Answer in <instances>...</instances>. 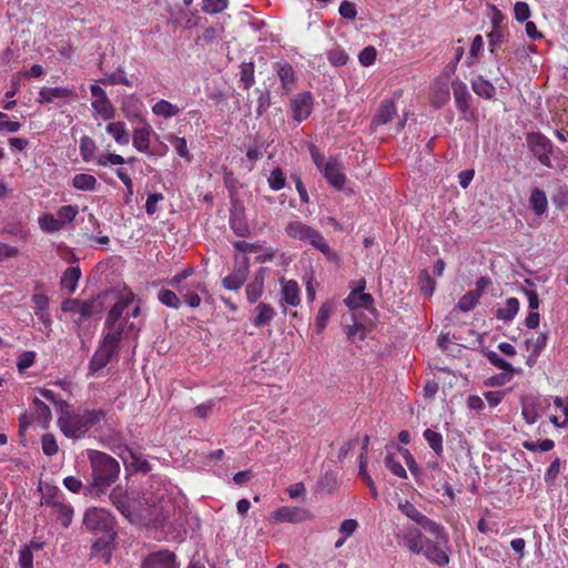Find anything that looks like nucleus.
Segmentation results:
<instances>
[{"instance_id":"f257e3e1","label":"nucleus","mask_w":568,"mask_h":568,"mask_svg":"<svg viewBox=\"0 0 568 568\" xmlns=\"http://www.w3.org/2000/svg\"><path fill=\"white\" fill-rule=\"evenodd\" d=\"M89 459L92 468V481L85 486L84 495L100 496L119 478L120 464L110 455L99 450H91Z\"/></svg>"},{"instance_id":"f03ea898","label":"nucleus","mask_w":568,"mask_h":568,"mask_svg":"<svg viewBox=\"0 0 568 568\" xmlns=\"http://www.w3.org/2000/svg\"><path fill=\"white\" fill-rule=\"evenodd\" d=\"M85 528L97 536L92 545L95 551L108 550L114 542L116 532L114 530V517L104 508H90L83 517Z\"/></svg>"},{"instance_id":"7ed1b4c3","label":"nucleus","mask_w":568,"mask_h":568,"mask_svg":"<svg viewBox=\"0 0 568 568\" xmlns=\"http://www.w3.org/2000/svg\"><path fill=\"white\" fill-rule=\"evenodd\" d=\"M105 417L103 409H85L82 413L60 416L58 424L61 432L72 439L82 437L94 425L99 424Z\"/></svg>"},{"instance_id":"20e7f679","label":"nucleus","mask_w":568,"mask_h":568,"mask_svg":"<svg viewBox=\"0 0 568 568\" xmlns=\"http://www.w3.org/2000/svg\"><path fill=\"white\" fill-rule=\"evenodd\" d=\"M130 303V298L116 302L109 311L104 322L106 333L103 335L101 342L116 351L119 349L121 339L125 336L124 333L119 331L118 321L122 318L123 312L128 308Z\"/></svg>"},{"instance_id":"39448f33","label":"nucleus","mask_w":568,"mask_h":568,"mask_svg":"<svg viewBox=\"0 0 568 568\" xmlns=\"http://www.w3.org/2000/svg\"><path fill=\"white\" fill-rule=\"evenodd\" d=\"M527 146L539 163L551 169L552 162L550 155L554 153L552 142L540 132H530L526 138Z\"/></svg>"},{"instance_id":"423d86ee","label":"nucleus","mask_w":568,"mask_h":568,"mask_svg":"<svg viewBox=\"0 0 568 568\" xmlns=\"http://www.w3.org/2000/svg\"><path fill=\"white\" fill-rule=\"evenodd\" d=\"M346 305L352 312V318L359 317L361 310L368 311L374 318H376V310L374 307V298L368 293H359V291H352L345 300Z\"/></svg>"},{"instance_id":"0eeeda50","label":"nucleus","mask_w":568,"mask_h":568,"mask_svg":"<svg viewBox=\"0 0 568 568\" xmlns=\"http://www.w3.org/2000/svg\"><path fill=\"white\" fill-rule=\"evenodd\" d=\"M250 272V260L243 256L241 261H236L233 272L225 276L222 281L226 290L237 291L245 283Z\"/></svg>"},{"instance_id":"6e6552de","label":"nucleus","mask_w":568,"mask_h":568,"mask_svg":"<svg viewBox=\"0 0 568 568\" xmlns=\"http://www.w3.org/2000/svg\"><path fill=\"white\" fill-rule=\"evenodd\" d=\"M285 232L290 237L307 242L313 246L322 236L318 231L300 221L290 222L285 229Z\"/></svg>"},{"instance_id":"1a4fd4ad","label":"nucleus","mask_w":568,"mask_h":568,"mask_svg":"<svg viewBox=\"0 0 568 568\" xmlns=\"http://www.w3.org/2000/svg\"><path fill=\"white\" fill-rule=\"evenodd\" d=\"M327 182L336 190L341 191L344 189L346 176L342 163L335 159L329 158L322 171Z\"/></svg>"},{"instance_id":"9d476101","label":"nucleus","mask_w":568,"mask_h":568,"mask_svg":"<svg viewBox=\"0 0 568 568\" xmlns=\"http://www.w3.org/2000/svg\"><path fill=\"white\" fill-rule=\"evenodd\" d=\"M447 545H444L443 541L436 539L433 541L430 539H425L424 550L422 554L438 566H445L449 562V556L447 554Z\"/></svg>"},{"instance_id":"9b49d317","label":"nucleus","mask_w":568,"mask_h":568,"mask_svg":"<svg viewBox=\"0 0 568 568\" xmlns=\"http://www.w3.org/2000/svg\"><path fill=\"white\" fill-rule=\"evenodd\" d=\"M273 518L276 521L281 523H292V524H298L306 520H311L313 518L310 510L302 508V507H281L278 508L274 515Z\"/></svg>"},{"instance_id":"f8f14e48","label":"nucleus","mask_w":568,"mask_h":568,"mask_svg":"<svg viewBox=\"0 0 568 568\" xmlns=\"http://www.w3.org/2000/svg\"><path fill=\"white\" fill-rule=\"evenodd\" d=\"M396 536L403 540L404 546L407 547L413 554L419 555L423 552L426 538L423 536L418 528L408 526Z\"/></svg>"},{"instance_id":"ddd939ff","label":"nucleus","mask_w":568,"mask_h":568,"mask_svg":"<svg viewBox=\"0 0 568 568\" xmlns=\"http://www.w3.org/2000/svg\"><path fill=\"white\" fill-rule=\"evenodd\" d=\"M119 456L123 460L126 470L142 474L151 471L150 463L129 447H124Z\"/></svg>"},{"instance_id":"4468645a","label":"nucleus","mask_w":568,"mask_h":568,"mask_svg":"<svg viewBox=\"0 0 568 568\" xmlns=\"http://www.w3.org/2000/svg\"><path fill=\"white\" fill-rule=\"evenodd\" d=\"M142 568H179L175 555L169 550L150 554L142 562Z\"/></svg>"},{"instance_id":"2eb2a0df","label":"nucleus","mask_w":568,"mask_h":568,"mask_svg":"<svg viewBox=\"0 0 568 568\" xmlns=\"http://www.w3.org/2000/svg\"><path fill=\"white\" fill-rule=\"evenodd\" d=\"M230 225L233 232L240 237H245L250 234V229L245 220V209L239 201L232 204Z\"/></svg>"},{"instance_id":"dca6fc26","label":"nucleus","mask_w":568,"mask_h":568,"mask_svg":"<svg viewBox=\"0 0 568 568\" xmlns=\"http://www.w3.org/2000/svg\"><path fill=\"white\" fill-rule=\"evenodd\" d=\"M90 91L92 97L95 98V100L92 102L94 110L100 113L104 120L113 118V106L109 101L105 91L98 84H92L90 87Z\"/></svg>"},{"instance_id":"f3484780","label":"nucleus","mask_w":568,"mask_h":568,"mask_svg":"<svg viewBox=\"0 0 568 568\" xmlns=\"http://www.w3.org/2000/svg\"><path fill=\"white\" fill-rule=\"evenodd\" d=\"M114 356H118V351L100 342L98 349L90 359L89 369L95 373L104 368Z\"/></svg>"},{"instance_id":"a211bd4d","label":"nucleus","mask_w":568,"mask_h":568,"mask_svg":"<svg viewBox=\"0 0 568 568\" xmlns=\"http://www.w3.org/2000/svg\"><path fill=\"white\" fill-rule=\"evenodd\" d=\"M313 98L310 92H303L293 100V119L301 122L305 120L312 111Z\"/></svg>"},{"instance_id":"6ab92c4d","label":"nucleus","mask_w":568,"mask_h":568,"mask_svg":"<svg viewBox=\"0 0 568 568\" xmlns=\"http://www.w3.org/2000/svg\"><path fill=\"white\" fill-rule=\"evenodd\" d=\"M73 90L62 87L48 88L44 87L39 91L38 102L41 104L51 103L57 99L64 100L74 97Z\"/></svg>"},{"instance_id":"aec40b11","label":"nucleus","mask_w":568,"mask_h":568,"mask_svg":"<svg viewBox=\"0 0 568 568\" xmlns=\"http://www.w3.org/2000/svg\"><path fill=\"white\" fill-rule=\"evenodd\" d=\"M450 98L447 80L438 79L432 85V104L436 108L445 105Z\"/></svg>"},{"instance_id":"412c9836","label":"nucleus","mask_w":568,"mask_h":568,"mask_svg":"<svg viewBox=\"0 0 568 568\" xmlns=\"http://www.w3.org/2000/svg\"><path fill=\"white\" fill-rule=\"evenodd\" d=\"M452 89L458 110L466 112L469 109L468 101L470 99L467 85L460 80H454L452 82Z\"/></svg>"},{"instance_id":"4be33fe9","label":"nucleus","mask_w":568,"mask_h":568,"mask_svg":"<svg viewBox=\"0 0 568 568\" xmlns=\"http://www.w3.org/2000/svg\"><path fill=\"white\" fill-rule=\"evenodd\" d=\"M395 113H396V108H395L394 102L392 100H385L381 103V105L373 119V124L384 125L393 119Z\"/></svg>"},{"instance_id":"5701e85b","label":"nucleus","mask_w":568,"mask_h":568,"mask_svg":"<svg viewBox=\"0 0 568 568\" xmlns=\"http://www.w3.org/2000/svg\"><path fill=\"white\" fill-rule=\"evenodd\" d=\"M150 133H151V128L148 124L134 130L133 145L140 152L149 153V151H150Z\"/></svg>"},{"instance_id":"b1692460","label":"nucleus","mask_w":568,"mask_h":568,"mask_svg":"<svg viewBox=\"0 0 568 568\" xmlns=\"http://www.w3.org/2000/svg\"><path fill=\"white\" fill-rule=\"evenodd\" d=\"M256 316L253 320V325L255 327H263L271 323L275 315L274 308L265 303H260L255 307Z\"/></svg>"},{"instance_id":"393cba45","label":"nucleus","mask_w":568,"mask_h":568,"mask_svg":"<svg viewBox=\"0 0 568 568\" xmlns=\"http://www.w3.org/2000/svg\"><path fill=\"white\" fill-rule=\"evenodd\" d=\"M103 308V303L100 298V296H97L94 298L88 300V301H80V307H79V314H80V321L87 320L91 317L92 315L100 313Z\"/></svg>"},{"instance_id":"a878e982","label":"nucleus","mask_w":568,"mask_h":568,"mask_svg":"<svg viewBox=\"0 0 568 568\" xmlns=\"http://www.w3.org/2000/svg\"><path fill=\"white\" fill-rule=\"evenodd\" d=\"M418 526L425 531L432 534L437 540L443 541L444 545L448 544V536L444 528L428 517L424 516Z\"/></svg>"},{"instance_id":"bb28decb","label":"nucleus","mask_w":568,"mask_h":568,"mask_svg":"<svg viewBox=\"0 0 568 568\" xmlns=\"http://www.w3.org/2000/svg\"><path fill=\"white\" fill-rule=\"evenodd\" d=\"M471 88L474 92L485 99H493L496 89L495 87L487 80H485L483 77H477L471 80Z\"/></svg>"},{"instance_id":"cd10ccee","label":"nucleus","mask_w":568,"mask_h":568,"mask_svg":"<svg viewBox=\"0 0 568 568\" xmlns=\"http://www.w3.org/2000/svg\"><path fill=\"white\" fill-rule=\"evenodd\" d=\"M529 204L537 215L544 214L548 207L546 193L540 189H534L529 197Z\"/></svg>"},{"instance_id":"c85d7f7f","label":"nucleus","mask_w":568,"mask_h":568,"mask_svg":"<svg viewBox=\"0 0 568 568\" xmlns=\"http://www.w3.org/2000/svg\"><path fill=\"white\" fill-rule=\"evenodd\" d=\"M81 277V270L79 266L68 267L61 277V286L68 288L70 293H73L77 288L78 282Z\"/></svg>"},{"instance_id":"c756f323","label":"nucleus","mask_w":568,"mask_h":568,"mask_svg":"<svg viewBox=\"0 0 568 568\" xmlns=\"http://www.w3.org/2000/svg\"><path fill=\"white\" fill-rule=\"evenodd\" d=\"M282 293L284 301L292 305L296 306L300 304V288L295 281L291 280L287 282H284L282 280Z\"/></svg>"},{"instance_id":"7c9ffc66","label":"nucleus","mask_w":568,"mask_h":568,"mask_svg":"<svg viewBox=\"0 0 568 568\" xmlns=\"http://www.w3.org/2000/svg\"><path fill=\"white\" fill-rule=\"evenodd\" d=\"M106 132L121 145H126L130 142V134L125 129L123 122H111L106 125Z\"/></svg>"},{"instance_id":"2f4dec72","label":"nucleus","mask_w":568,"mask_h":568,"mask_svg":"<svg viewBox=\"0 0 568 568\" xmlns=\"http://www.w3.org/2000/svg\"><path fill=\"white\" fill-rule=\"evenodd\" d=\"M97 184V179L88 173L75 174L72 179V186L80 191H94Z\"/></svg>"},{"instance_id":"473e14b6","label":"nucleus","mask_w":568,"mask_h":568,"mask_svg":"<svg viewBox=\"0 0 568 568\" xmlns=\"http://www.w3.org/2000/svg\"><path fill=\"white\" fill-rule=\"evenodd\" d=\"M519 310V301L516 297H509L506 301L505 307H500L496 311V317L506 322L511 321Z\"/></svg>"},{"instance_id":"72a5a7b5","label":"nucleus","mask_w":568,"mask_h":568,"mask_svg":"<svg viewBox=\"0 0 568 568\" xmlns=\"http://www.w3.org/2000/svg\"><path fill=\"white\" fill-rule=\"evenodd\" d=\"M39 490L42 491L41 505H45L54 509L62 501L61 493L54 486L47 485L44 490H42L41 487H39Z\"/></svg>"},{"instance_id":"f704fd0d","label":"nucleus","mask_w":568,"mask_h":568,"mask_svg":"<svg viewBox=\"0 0 568 568\" xmlns=\"http://www.w3.org/2000/svg\"><path fill=\"white\" fill-rule=\"evenodd\" d=\"M353 320V325H347L346 326V335H347V339L352 343H355L357 339L358 341H364L365 337H366V331H365V325L364 323H362L358 317H355V318H352Z\"/></svg>"},{"instance_id":"c9c22d12","label":"nucleus","mask_w":568,"mask_h":568,"mask_svg":"<svg viewBox=\"0 0 568 568\" xmlns=\"http://www.w3.org/2000/svg\"><path fill=\"white\" fill-rule=\"evenodd\" d=\"M152 111L156 115L172 118L180 113V109L166 100H160L152 106Z\"/></svg>"},{"instance_id":"e433bc0d","label":"nucleus","mask_w":568,"mask_h":568,"mask_svg":"<svg viewBox=\"0 0 568 568\" xmlns=\"http://www.w3.org/2000/svg\"><path fill=\"white\" fill-rule=\"evenodd\" d=\"M110 499L122 515L126 517L131 515V506L126 501L125 497L122 495V491L119 487L114 488L111 491Z\"/></svg>"},{"instance_id":"4c0bfd02","label":"nucleus","mask_w":568,"mask_h":568,"mask_svg":"<svg viewBox=\"0 0 568 568\" xmlns=\"http://www.w3.org/2000/svg\"><path fill=\"white\" fill-rule=\"evenodd\" d=\"M277 74L285 90H290L295 81L294 71L290 63L283 62L277 64Z\"/></svg>"},{"instance_id":"58836bf2","label":"nucleus","mask_w":568,"mask_h":568,"mask_svg":"<svg viewBox=\"0 0 568 568\" xmlns=\"http://www.w3.org/2000/svg\"><path fill=\"white\" fill-rule=\"evenodd\" d=\"M33 408H34V415L36 417L42 422V426L44 428L48 427L50 420H51V410L49 406L43 403L41 399L36 397L33 399Z\"/></svg>"},{"instance_id":"ea45409f","label":"nucleus","mask_w":568,"mask_h":568,"mask_svg":"<svg viewBox=\"0 0 568 568\" xmlns=\"http://www.w3.org/2000/svg\"><path fill=\"white\" fill-rule=\"evenodd\" d=\"M332 312H333V303L332 302H325L321 306V308L318 310V313L315 317V326H316L317 333L323 332Z\"/></svg>"},{"instance_id":"a19ab883","label":"nucleus","mask_w":568,"mask_h":568,"mask_svg":"<svg viewBox=\"0 0 568 568\" xmlns=\"http://www.w3.org/2000/svg\"><path fill=\"white\" fill-rule=\"evenodd\" d=\"M158 298L163 305L171 307V308L178 310L181 305V301H180L179 296L176 295L175 292H173L171 290H165V288L160 290L158 293Z\"/></svg>"},{"instance_id":"79ce46f5","label":"nucleus","mask_w":568,"mask_h":568,"mask_svg":"<svg viewBox=\"0 0 568 568\" xmlns=\"http://www.w3.org/2000/svg\"><path fill=\"white\" fill-rule=\"evenodd\" d=\"M99 82L104 85L124 84L126 87H132V82L125 77L124 71L121 69H118L108 77L100 79Z\"/></svg>"},{"instance_id":"37998d69","label":"nucleus","mask_w":568,"mask_h":568,"mask_svg":"<svg viewBox=\"0 0 568 568\" xmlns=\"http://www.w3.org/2000/svg\"><path fill=\"white\" fill-rule=\"evenodd\" d=\"M97 150L95 142L90 136L84 135L80 141V154L84 162H89L93 159Z\"/></svg>"},{"instance_id":"c03bdc74","label":"nucleus","mask_w":568,"mask_h":568,"mask_svg":"<svg viewBox=\"0 0 568 568\" xmlns=\"http://www.w3.org/2000/svg\"><path fill=\"white\" fill-rule=\"evenodd\" d=\"M479 298L477 292L469 291L459 298L456 307L462 312H469L476 306Z\"/></svg>"},{"instance_id":"a18cd8bd","label":"nucleus","mask_w":568,"mask_h":568,"mask_svg":"<svg viewBox=\"0 0 568 568\" xmlns=\"http://www.w3.org/2000/svg\"><path fill=\"white\" fill-rule=\"evenodd\" d=\"M424 437L427 440L430 448L436 453V455H442V453H443V436H442V434L427 428L424 432Z\"/></svg>"},{"instance_id":"49530a36","label":"nucleus","mask_w":568,"mask_h":568,"mask_svg":"<svg viewBox=\"0 0 568 568\" xmlns=\"http://www.w3.org/2000/svg\"><path fill=\"white\" fill-rule=\"evenodd\" d=\"M436 287L435 280L429 275V273L426 270H423L419 275V288L420 292L429 297L434 293Z\"/></svg>"},{"instance_id":"de8ad7c7","label":"nucleus","mask_w":568,"mask_h":568,"mask_svg":"<svg viewBox=\"0 0 568 568\" xmlns=\"http://www.w3.org/2000/svg\"><path fill=\"white\" fill-rule=\"evenodd\" d=\"M484 355L489 361V363L494 366H496L499 369H503L504 372H515V368L510 363L501 358L496 352L494 351H485Z\"/></svg>"},{"instance_id":"09e8293b","label":"nucleus","mask_w":568,"mask_h":568,"mask_svg":"<svg viewBox=\"0 0 568 568\" xmlns=\"http://www.w3.org/2000/svg\"><path fill=\"white\" fill-rule=\"evenodd\" d=\"M264 284H262L261 277L253 278L252 282L246 286V297L250 303H255L262 295Z\"/></svg>"},{"instance_id":"8fccbe9b","label":"nucleus","mask_w":568,"mask_h":568,"mask_svg":"<svg viewBox=\"0 0 568 568\" xmlns=\"http://www.w3.org/2000/svg\"><path fill=\"white\" fill-rule=\"evenodd\" d=\"M254 70L255 67L253 62H244L241 65V82L246 90L254 83Z\"/></svg>"},{"instance_id":"3c124183","label":"nucleus","mask_w":568,"mask_h":568,"mask_svg":"<svg viewBox=\"0 0 568 568\" xmlns=\"http://www.w3.org/2000/svg\"><path fill=\"white\" fill-rule=\"evenodd\" d=\"M194 273V270L192 267H186L182 272L174 275L171 280L168 281V284L171 285L173 288L178 290L180 294H183V290H185V286H182V282L186 280L189 276H191Z\"/></svg>"},{"instance_id":"603ef678","label":"nucleus","mask_w":568,"mask_h":568,"mask_svg":"<svg viewBox=\"0 0 568 568\" xmlns=\"http://www.w3.org/2000/svg\"><path fill=\"white\" fill-rule=\"evenodd\" d=\"M398 508L404 515H406L409 519L415 521L417 525L420 523V520L425 516L420 511H418L417 508L408 500H406L405 503H400L398 505Z\"/></svg>"},{"instance_id":"864d4df0","label":"nucleus","mask_w":568,"mask_h":568,"mask_svg":"<svg viewBox=\"0 0 568 568\" xmlns=\"http://www.w3.org/2000/svg\"><path fill=\"white\" fill-rule=\"evenodd\" d=\"M386 467L397 477L407 478V473L399 462L395 459L394 454H387L385 458Z\"/></svg>"},{"instance_id":"5fc2aeb1","label":"nucleus","mask_w":568,"mask_h":568,"mask_svg":"<svg viewBox=\"0 0 568 568\" xmlns=\"http://www.w3.org/2000/svg\"><path fill=\"white\" fill-rule=\"evenodd\" d=\"M285 175L280 168L274 169L268 178L270 187L274 191H280L285 186Z\"/></svg>"},{"instance_id":"6e6d98bb","label":"nucleus","mask_w":568,"mask_h":568,"mask_svg":"<svg viewBox=\"0 0 568 568\" xmlns=\"http://www.w3.org/2000/svg\"><path fill=\"white\" fill-rule=\"evenodd\" d=\"M202 10L206 13H219L226 9L227 0H203Z\"/></svg>"},{"instance_id":"4d7b16f0","label":"nucleus","mask_w":568,"mask_h":568,"mask_svg":"<svg viewBox=\"0 0 568 568\" xmlns=\"http://www.w3.org/2000/svg\"><path fill=\"white\" fill-rule=\"evenodd\" d=\"M54 510L58 514V519L61 521V524L64 527H68L71 524L72 516H73V509L63 504L62 501L54 508Z\"/></svg>"},{"instance_id":"13d9d810","label":"nucleus","mask_w":568,"mask_h":568,"mask_svg":"<svg viewBox=\"0 0 568 568\" xmlns=\"http://www.w3.org/2000/svg\"><path fill=\"white\" fill-rule=\"evenodd\" d=\"M169 141L172 143V145L174 146L176 153L181 158H183V159H185L187 161H190L192 159V156H191V154H190V152L187 150L186 140L184 138L171 136L169 139Z\"/></svg>"},{"instance_id":"bf43d9fd","label":"nucleus","mask_w":568,"mask_h":568,"mask_svg":"<svg viewBox=\"0 0 568 568\" xmlns=\"http://www.w3.org/2000/svg\"><path fill=\"white\" fill-rule=\"evenodd\" d=\"M314 247L322 252L329 262H339L338 254L329 247L323 236L320 237Z\"/></svg>"},{"instance_id":"052dcab7","label":"nucleus","mask_w":568,"mask_h":568,"mask_svg":"<svg viewBox=\"0 0 568 568\" xmlns=\"http://www.w3.org/2000/svg\"><path fill=\"white\" fill-rule=\"evenodd\" d=\"M42 450L47 456H53L58 453V444L52 434H44L41 438Z\"/></svg>"},{"instance_id":"680f3d73","label":"nucleus","mask_w":568,"mask_h":568,"mask_svg":"<svg viewBox=\"0 0 568 568\" xmlns=\"http://www.w3.org/2000/svg\"><path fill=\"white\" fill-rule=\"evenodd\" d=\"M78 214V207L75 205H64L57 212L60 223L72 222Z\"/></svg>"},{"instance_id":"e2e57ef3","label":"nucleus","mask_w":568,"mask_h":568,"mask_svg":"<svg viewBox=\"0 0 568 568\" xmlns=\"http://www.w3.org/2000/svg\"><path fill=\"white\" fill-rule=\"evenodd\" d=\"M376 55V49L372 45H368L359 52L358 60L362 65L369 67L375 62Z\"/></svg>"},{"instance_id":"0e129e2a","label":"nucleus","mask_w":568,"mask_h":568,"mask_svg":"<svg viewBox=\"0 0 568 568\" xmlns=\"http://www.w3.org/2000/svg\"><path fill=\"white\" fill-rule=\"evenodd\" d=\"M328 61L335 67H342L347 63L348 55L342 49H334L327 53Z\"/></svg>"},{"instance_id":"69168bd1","label":"nucleus","mask_w":568,"mask_h":568,"mask_svg":"<svg viewBox=\"0 0 568 568\" xmlns=\"http://www.w3.org/2000/svg\"><path fill=\"white\" fill-rule=\"evenodd\" d=\"M318 487L321 490H325L327 493H333L336 487V478L333 473H325L321 479L318 480Z\"/></svg>"},{"instance_id":"338daca9","label":"nucleus","mask_w":568,"mask_h":568,"mask_svg":"<svg viewBox=\"0 0 568 568\" xmlns=\"http://www.w3.org/2000/svg\"><path fill=\"white\" fill-rule=\"evenodd\" d=\"M339 14L347 20H354L357 16V9L355 3L344 0L338 9Z\"/></svg>"},{"instance_id":"774afa93","label":"nucleus","mask_w":568,"mask_h":568,"mask_svg":"<svg viewBox=\"0 0 568 568\" xmlns=\"http://www.w3.org/2000/svg\"><path fill=\"white\" fill-rule=\"evenodd\" d=\"M19 565L21 568H33V555L29 548L22 547L19 550Z\"/></svg>"}]
</instances>
